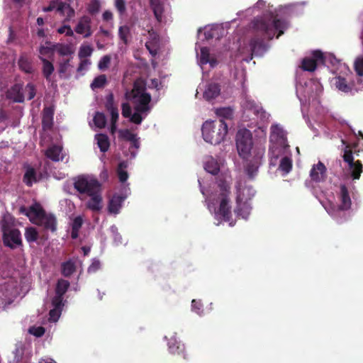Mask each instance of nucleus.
I'll use <instances>...</instances> for the list:
<instances>
[{
  "mask_svg": "<svg viewBox=\"0 0 363 363\" xmlns=\"http://www.w3.org/2000/svg\"><path fill=\"white\" fill-rule=\"evenodd\" d=\"M252 28L257 35L262 38L254 36L250 41L251 59L254 55H262L267 50L264 39L271 40L274 37L279 38L285 29L288 28V22L286 20L277 18V15L273 13L265 14L262 16L255 17L252 21Z\"/></svg>",
  "mask_w": 363,
  "mask_h": 363,
  "instance_id": "f257e3e1",
  "label": "nucleus"
},
{
  "mask_svg": "<svg viewBox=\"0 0 363 363\" xmlns=\"http://www.w3.org/2000/svg\"><path fill=\"white\" fill-rule=\"evenodd\" d=\"M201 132L205 141L218 145L224 140L228 133V125L224 119L207 121L202 125Z\"/></svg>",
  "mask_w": 363,
  "mask_h": 363,
  "instance_id": "f03ea898",
  "label": "nucleus"
},
{
  "mask_svg": "<svg viewBox=\"0 0 363 363\" xmlns=\"http://www.w3.org/2000/svg\"><path fill=\"white\" fill-rule=\"evenodd\" d=\"M132 99L135 100V111L146 113L150 111V102L151 96L146 92V82L140 79H137L133 84V89L130 91Z\"/></svg>",
  "mask_w": 363,
  "mask_h": 363,
  "instance_id": "7ed1b4c3",
  "label": "nucleus"
},
{
  "mask_svg": "<svg viewBox=\"0 0 363 363\" xmlns=\"http://www.w3.org/2000/svg\"><path fill=\"white\" fill-rule=\"evenodd\" d=\"M74 188L81 194L90 196L102 191L101 184L98 179L86 175L77 176L74 179Z\"/></svg>",
  "mask_w": 363,
  "mask_h": 363,
  "instance_id": "20e7f679",
  "label": "nucleus"
},
{
  "mask_svg": "<svg viewBox=\"0 0 363 363\" xmlns=\"http://www.w3.org/2000/svg\"><path fill=\"white\" fill-rule=\"evenodd\" d=\"M242 108L244 116L251 118L257 122L264 123L269 120V115L266 113L260 104H257L254 100L245 99Z\"/></svg>",
  "mask_w": 363,
  "mask_h": 363,
  "instance_id": "39448f33",
  "label": "nucleus"
},
{
  "mask_svg": "<svg viewBox=\"0 0 363 363\" xmlns=\"http://www.w3.org/2000/svg\"><path fill=\"white\" fill-rule=\"evenodd\" d=\"M252 134L246 128L239 130L236 134V147L240 157L246 158L252 148Z\"/></svg>",
  "mask_w": 363,
  "mask_h": 363,
  "instance_id": "423d86ee",
  "label": "nucleus"
},
{
  "mask_svg": "<svg viewBox=\"0 0 363 363\" xmlns=\"http://www.w3.org/2000/svg\"><path fill=\"white\" fill-rule=\"evenodd\" d=\"M1 225L3 232V242L5 246L11 249H15L22 245L21 235L19 230L11 228L6 223L5 219L1 220Z\"/></svg>",
  "mask_w": 363,
  "mask_h": 363,
  "instance_id": "0eeeda50",
  "label": "nucleus"
},
{
  "mask_svg": "<svg viewBox=\"0 0 363 363\" xmlns=\"http://www.w3.org/2000/svg\"><path fill=\"white\" fill-rule=\"evenodd\" d=\"M343 160L349 166L350 175L353 180H358L361 177L363 171V166L360 160H354L353 152L350 145H347L344 149L342 156Z\"/></svg>",
  "mask_w": 363,
  "mask_h": 363,
  "instance_id": "6e6552de",
  "label": "nucleus"
},
{
  "mask_svg": "<svg viewBox=\"0 0 363 363\" xmlns=\"http://www.w3.org/2000/svg\"><path fill=\"white\" fill-rule=\"evenodd\" d=\"M332 82L337 89L345 94L354 95L358 91L352 79V75H346V77L341 75L335 76L333 79Z\"/></svg>",
  "mask_w": 363,
  "mask_h": 363,
  "instance_id": "1a4fd4ad",
  "label": "nucleus"
},
{
  "mask_svg": "<svg viewBox=\"0 0 363 363\" xmlns=\"http://www.w3.org/2000/svg\"><path fill=\"white\" fill-rule=\"evenodd\" d=\"M324 53L320 50H315L312 52V57H305L301 60V68L304 71L314 72L318 64L325 63Z\"/></svg>",
  "mask_w": 363,
  "mask_h": 363,
  "instance_id": "9d476101",
  "label": "nucleus"
},
{
  "mask_svg": "<svg viewBox=\"0 0 363 363\" xmlns=\"http://www.w3.org/2000/svg\"><path fill=\"white\" fill-rule=\"evenodd\" d=\"M309 176L313 182H324L327 177V169L325 164L319 161L316 164L312 166Z\"/></svg>",
  "mask_w": 363,
  "mask_h": 363,
  "instance_id": "9b49d317",
  "label": "nucleus"
},
{
  "mask_svg": "<svg viewBox=\"0 0 363 363\" xmlns=\"http://www.w3.org/2000/svg\"><path fill=\"white\" fill-rule=\"evenodd\" d=\"M230 199L225 195L223 198H220V203L218 209L215 210L216 217L219 216L225 221H229L232 216V207H230Z\"/></svg>",
  "mask_w": 363,
  "mask_h": 363,
  "instance_id": "f8f14e48",
  "label": "nucleus"
},
{
  "mask_svg": "<svg viewBox=\"0 0 363 363\" xmlns=\"http://www.w3.org/2000/svg\"><path fill=\"white\" fill-rule=\"evenodd\" d=\"M286 132L278 125H272L270 133V142L277 144L280 147L286 145Z\"/></svg>",
  "mask_w": 363,
  "mask_h": 363,
  "instance_id": "ddd939ff",
  "label": "nucleus"
},
{
  "mask_svg": "<svg viewBox=\"0 0 363 363\" xmlns=\"http://www.w3.org/2000/svg\"><path fill=\"white\" fill-rule=\"evenodd\" d=\"M35 223L41 226L45 230L56 232L57 230V220L56 217L52 214H46L43 216L38 220H35Z\"/></svg>",
  "mask_w": 363,
  "mask_h": 363,
  "instance_id": "4468645a",
  "label": "nucleus"
},
{
  "mask_svg": "<svg viewBox=\"0 0 363 363\" xmlns=\"http://www.w3.org/2000/svg\"><path fill=\"white\" fill-rule=\"evenodd\" d=\"M91 18L89 16H84L82 17L74 28L76 33H79V35H83L84 33V38L91 36Z\"/></svg>",
  "mask_w": 363,
  "mask_h": 363,
  "instance_id": "2eb2a0df",
  "label": "nucleus"
},
{
  "mask_svg": "<svg viewBox=\"0 0 363 363\" xmlns=\"http://www.w3.org/2000/svg\"><path fill=\"white\" fill-rule=\"evenodd\" d=\"M55 109L52 107H45L42 111V128L50 130L54 125Z\"/></svg>",
  "mask_w": 363,
  "mask_h": 363,
  "instance_id": "dca6fc26",
  "label": "nucleus"
},
{
  "mask_svg": "<svg viewBox=\"0 0 363 363\" xmlns=\"http://www.w3.org/2000/svg\"><path fill=\"white\" fill-rule=\"evenodd\" d=\"M235 213L237 216H240L245 219L250 213V207L245 202H242V198L239 193V187L237 186V196H236V207Z\"/></svg>",
  "mask_w": 363,
  "mask_h": 363,
  "instance_id": "f3484780",
  "label": "nucleus"
},
{
  "mask_svg": "<svg viewBox=\"0 0 363 363\" xmlns=\"http://www.w3.org/2000/svg\"><path fill=\"white\" fill-rule=\"evenodd\" d=\"M89 196L90 199L85 203L86 208L90 209L93 212H99L103 207L102 191L96 193L95 194L90 195Z\"/></svg>",
  "mask_w": 363,
  "mask_h": 363,
  "instance_id": "a211bd4d",
  "label": "nucleus"
},
{
  "mask_svg": "<svg viewBox=\"0 0 363 363\" xmlns=\"http://www.w3.org/2000/svg\"><path fill=\"white\" fill-rule=\"evenodd\" d=\"M7 98L13 102L21 103L24 100L23 94V85L21 84H14L7 91Z\"/></svg>",
  "mask_w": 363,
  "mask_h": 363,
  "instance_id": "6ab92c4d",
  "label": "nucleus"
},
{
  "mask_svg": "<svg viewBox=\"0 0 363 363\" xmlns=\"http://www.w3.org/2000/svg\"><path fill=\"white\" fill-rule=\"evenodd\" d=\"M149 3L157 21L161 23L164 13V5L162 0H149Z\"/></svg>",
  "mask_w": 363,
  "mask_h": 363,
  "instance_id": "aec40b11",
  "label": "nucleus"
},
{
  "mask_svg": "<svg viewBox=\"0 0 363 363\" xmlns=\"http://www.w3.org/2000/svg\"><path fill=\"white\" fill-rule=\"evenodd\" d=\"M340 196L341 199V205L340 208L342 211L347 210L351 208L352 201L345 184L340 185Z\"/></svg>",
  "mask_w": 363,
  "mask_h": 363,
  "instance_id": "412c9836",
  "label": "nucleus"
},
{
  "mask_svg": "<svg viewBox=\"0 0 363 363\" xmlns=\"http://www.w3.org/2000/svg\"><path fill=\"white\" fill-rule=\"evenodd\" d=\"M220 91L219 84H216V82H211L207 85L206 91L203 93V97L208 101L213 100L219 96Z\"/></svg>",
  "mask_w": 363,
  "mask_h": 363,
  "instance_id": "4be33fe9",
  "label": "nucleus"
},
{
  "mask_svg": "<svg viewBox=\"0 0 363 363\" xmlns=\"http://www.w3.org/2000/svg\"><path fill=\"white\" fill-rule=\"evenodd\" d=\"M200 51V62L201 65L209 64L211 67H215L218 65V62L217 59L211 56L210 51L208 48H201Z\"/></svg>",
  "mask_w": 363,
  "mask_h": 363,
  "instance_id": "5701e85b",
  "label": "nucleus"
},
{
  "mask_svg": "<svg viewBox=\"0 0 363 363\" xmlns=\"http://www.w3.org/2000/svg\"><path fill=\"white\" fill-rule=\"evenodd\" d=\"M26 171L23 176V182L28 186H32L33 184L38 182L37 172L35 169L31 166L26 167Z\"/></svg>",
  "mask_w": 363,
  "mask_h": 363,
  "instance_id": "b1692460",
  "label": "nucleus"
},
{
  "mask_svg": "<svg viewBox=\"0 0 363 363\" xmlns=\"http://www.w3.org/2000/svg\"><path fill=\"white\" fill-rule=\"evenodd\" d=\"M125 198L120 195H113L110 199L108 206V212L111 214L119 213L121 204Z\"/></svg>",
  "mask_w": 363,
  "mask_h": 363,
  "instance_id": "393cba45",
  "label": "nucleus"
},
{
  "mask_svg": "<svg viewBox=\"0 0 363 363\" xmlns=\"http://www.w3.org/2000/svg\"><path fill=\"white\" fill-rule=\"evenodd\" d=\"M76 260L74 259H69L66 262L62 263L61 272L62 274L65 277H69L76 272Z\"/></svg>",
  "mask_w": 363,
  "mask_h": 363,
  "instance_id": "a878e982",
  "label": "nucleus"
},
{
  "mask_svg": "<svg viewBox=\"0 0 363 363\" xmlns=\"http://www.w3.org/2000/svg\"><path fill=\"white\" fill-rule=\"evenodd\" d=\"M62 147L57 145H53L50 146L48 150L45 151V156L47 158L54 161V162H58L60 160H62L63 157H60V154L62 153Z\"/></svg>",
  "mask_w": 363,
  "mask_h": 363,
  "instance_id": "bb28decb",
  "label": "nucleus"
},
{
  "mask_svg": "<svg viewBox=\"0 0 363 363\" xmlns=\"http://www.w3.org/2000/svg\"><path fill=\"white\" fill-rule=\"evenodd\" d=\"M204 169L211 175H217L220 167L216 160L212 157H208L204 162Z\"/></svg>",
  "mask_w": 363,
  "mask_h": 363,
  "instance_id": "cd10ccee",
  "label": "nucleus"
},
{
  "mask_svg": "<svg viewBox=\"0 0 363 363\" xmlns=\"http://www.w3.org/2000/svg\"><path fill=\"white\" fill-rule=\"evenodd\" d=\"M40 60L42 62L43 67H42V74L43 76L45 77L46 80L50 81L51 74H53L55 70V67L53 64L50 62L46 58L40 57Z\"/></svg>",
  "mask_w": 363,
  "mask_h": 363,
  "instance_id": "c85d7f7f",
  "label": "nucleus"
},
{
  "mask_svg": "<svg viewBox=\"0 0 363 363\" xmlns=\"http://www.w3.org/2000/svg\"><path fill=\"white\" fill-rule=\"evenodd\" d=\"M95 140L102 152H107L109 150L110 141L107 135L104 133L96 134Z\"/></svg>",
  "mask_w": 363,
  "mask_h": 363,
  "instance_id": "c756f323",
  "label": "nucleus"
},
{
  "mask_svg": "<svg viewBox=\"0 0 363 363\" xmlns=\"http://www.w3.org/2000/svg\"><path fill=\"white\" fill-rule=\"evenodd\" d=\"M30 217H33L38 220L39 218L45 216L47 213L38 203H35L29 207Z\"/></svg>",
  "mask_w": 363,
  "mask_h": 363,
  "instance_id": "7c9ffc66",
  "label": "nucleus"
},
{
  "mask_svg": "<svg viewBox=\"0 0 363 363\" xmlns=\"http://www.w3.org/2000/svg\"><path fill=\"white\" fill-rule=\"evenodd\" d=\"M54 48L61 56H69L74 53L72 48L67 44L57 43L54 45Z\"/></svg>",
  "mask_w": 363,
  "mask_h": 363,
  "instance_id": "2f4dec72",
  "label": "nucleus"
},
{
  "mask_svg": "<svg viewBox=\"0 0 363 363\" xmlns=\"http://www.w3.org/2000/svg\"><path fill=\"white\" fill-rule=\"evenodd\" d=\"M169 350L170 353L177 355L182 354L184 359H186V356L184 354V345L176 341H174L173 342H169Z\"/></svg>",
  "mask_w": 363,
  "mask_h": 363,
  "instance_id": "473e14b6",
  "label": "nucleus"
},
{
  "mask_svg": "<svg viewBox=\"0 0 363 363\" xmlns=\"http://www.w3.org/2000/svg\"><path fill=\"white\" fill-rule=\"evenodd\" d=\"M128 167V164L125 161H122L118 166L117 173L120 182H124L128 180V173L125 170Z\"/></svg>",
  "mask_w": 363,
  "mask_h": 363,
  "instance_id": "72a5a7b5",
  "label": "nucleus"
},
{
  "mask_svg": "<svg viewBox=\"0 0 363 363\" xmlns=\"http://www.w3.org/2000/svg\"><path fill=\"white\" fill-rule=\"evenodd\" d=\"M69 286V281L59 279L57 282L55 292L57 295L64 296Z\"/></svg>",
  "mask_w": 363,
  "mask_h": 363,
  "instance_id": "f704fd0d",
  "label": "nucleus"
},
{
  "mask_svg": "<svg viewBox=\"0 0 363 363\" xmlns=\"http://www.w3.org/2000/svg\"><path fill=\"white\" fill-rule=\"evenodd\" d=\"M24 238L28 242H35L38 239V232L33 227L26 228L24 232Z\"/></svg>",
  "mask_w": 363,
  "mask_h": 363,
  "instance_id": "c9c22d12",
  "label": "nucleus"
},
{
  "mask_svg": "<svg viewBox=\"0 0 363 363\" xmlns=\"http://www.w3.org/2000/svg\"><path fill=\"white\" fill-rule=\"evenodd\" d=\"M107 83V77L106 75L101 74L96 77L92 83L91 84V88L92 90L96 89H101Z\"/></svg>",
  "mask_w": 363,
  "mask_h": 363,
  "instance_id": "e433bc0d",
  "label": "nucleus"
},
{
  "mask_svg": "<svg viewBox=\"0 0 363 363\" xmlns=\"http://www.w3.org/2000/svg\"><path fill=\"white\" fill-rule=\"evenodd\" d=\"M18 65L20 69L26 73L31 74L33 72L31 62L26 57H21L18 60Z\"/></svg>",
  "mask_w": 363,
  "mask_h": 363,
  "instance_id": "4c0bfd02",
  "label": "nucleus"
},
{
  "mask_svg": "<svg viewBox=\"0 0 363 363\" xmlns=\"http://www.w3.org/2000/svg\"><path fill=\"white\" fill-rule=\"evenodd\" d=\"M93 121L96 127L102 128L106 125L107 120L106 119V117L104 113L101 112H96L93 118Z\"/></svg>",
  "mask_w": 363,
  "mask_h": 363,
  "instance_id": "58836bf2",
  "label": "nucleus"
},
{
  "mask_svg": "<svg viewBox=\"0 0 363 363\" xmlns=\"http://www.w3.org/2000/svg\"><path fill=\"white\" fill-rule=\"evenodd\" d=\"M292 167V162L291 158L285 157L281 159L279 169L285 174L289 173Z\"/></svg>",
  "mask_w": 363,
  "mask_h": 363,
  "instance_id": "ea45409f",
  "label": "nucleus"
},
{
  "mask_svg": "<svg viewBox=\"0 0 363 363\" xmlns=\"http://www.w3.org/2000/svg\"><path fill=\"white\" fill-rule=\"evenodd\" d=\"M119 137L125 141H133L137 138L136 135L128 129L120 130Z\"/></svg>",
  "mask_w": 363,
  "mask_h": 363,
  "instance_id": "a19ab883",
  "label": "nucleus"
},
{
  "mask_svg": "<svg viewBox=\"0 0 363 363\" xmlns=\"http://www.w3.org/2000/svg\"><path fill=\"white\" fill-rule=\"evenodd\" d=\"M130 35V28L127 26H121L118 29V35L123 43H128V37Z\"/></svg>",
  "mask_w": 363,
  "mask_h": 363,
  "instance_id": "79ce46f5",
  "label": "nucleus"
},
{
  "mask_svg": "<svg viewBox=\"0 0 363 363\" xmlns=\"http://www.w3.org/2000/svg\"><path fill=\"white\" fill-rule=\"evenodd\" d=\"M93 48L91 45H82L80 47L79 51H78V57L80 59H84L86 57H90L92 54Z\"/></svg>",
  "mask_w": 363,
  "mask_h": 363,
  "instance_id": "37998d69",
  "label": "nucleus"
},
{
  "mask_svg": "<svg viewBox=\"0 0 363 363\" xmlns=\"http://www.w3.org/2000/svg\"><path fill=\"white\" fill-rule=\"evenodd\" d=\"M354 69L356 74L359 77L363 76V57H358L355 59L354 62Z\"/></svg>",
  "mask_w": 363,
  "mask_h": 363,
  "instance_id": "c03bdc74",
  "label": "nucleus"
},
{
  "mask_svg": "<svg viewBox=\"0 0 363 363\" xmlns=\"http://www.w3.org/2000/svg\"><path fill=\"white\" fill-rule=\"evenodd\" d=\"M217 115L224 118H232L233 110L230 108H220L217 110Z\"/></svg>",
  "mask_w": 363,
  "mask_h": 363,
  "instance_id": "a18cd8bd",
  "label": "nucleus"
},
{
  "mask_svg": "<svg viewBox=\"0 0 363 363\" xmlns=\"http://www.w3.org/2000/svg\"><path fill=\"white\" fill-rule=\"evenodd\" d=\"M218 186L220 191L219 194V198H223L225 195H227V198H229L230 194V186L225 182H220L218 184Z\"/></svg>",
  "mask_w": 363,
  "mask_h": 363,
  "instance_id": "49530a36",
  "label": "nucleus"
},
{
  "mask_svg": "<svg viewBox=\"0 0 363 363\" xmlns=\"http://www.w3.org/2000/svg\"><path fill=\"white\" fill-rule=\"evenodd\" d=\"M105 108H106L108 111L118 109V108L114 104L113 95L112 93H110L106 96V101H105Z\"/></svg>",
  "mask_w": 363,
  "mask_h": 363,
  "instance_id": "de8ad7c7",
  "label": "nucleus"
},
{
  "mask_svg": "<svg viewBox=\"0 0 363 363\" xmlns=\"http://www.w3.org/2000/svg\"><path fill=\"white\" fill-rule=\"evenodd\" d=\"M69 59H65L60 62L58 67V73L60 76H64L69 66Z\"/></svg>",
  "mask_w": 363,
  "mask_h": 363,
  "instance_id": "09e8293b",
  "label": "nucleus"
},
{
  "mask_svg": "<svg viewBox=\"0 0 363 363\" xmlns=\"http://www.w3.org/2000/svg\"><path fill=\"white\" fill-rule=\"evenodd\" d=\"M100 10V3L99 0H93L88 6V11L91 15L98 13Z\"/></svg>",
  "mask_w": 363,
  "mask_h": 363,
  "instance_id": "8fccbe9b",
  "label": "nucleus"
},
{
  "mask_svg": "<svg viewBox=\"0 0 363 363\" xmlns=\"http://www.w3.org/2000/svg\"><path fill=\"white\" fill-rule=\"evenodd\" d=\"M115 7L121 16L125 14L126 12L125 0H115Z\"/></svg>",
  "mask_w": 363,
  "mask_h": 363,
  "instance_id": "3c124183",
  "label": "nucleus"
},
{
  "mask_svg": "<svg viewBox=\"0 0 363 363\" xmlns=\"http://www.w3.org/2000/svg\"><path fill=\"white\" fill-rule=\"evenodd\" d=\"M24 91H26L28 94V100H32L35 98L36 94V89L34 84H28L26 88H24Z\"/></svg>",
  "mask_w": 363,
  "mask_h": 363,
  "instance_id": "603ef678",
  "label": "nucleus"
},
{
  "mask_svg": "<svg viewBox=\"0 0 363 363\" xmlns=\"http://www.w3.org/2000/svg\"><path fill=\"white\" fill-rule=\"evenodd\" d=\"M101 268V262L99 259L94 258L91 264L88 268V273H96Z\"/></svg>",
  "mask_w": 363,
  "mask_h": 363,
  "instance_id": "864d4df0",
  "label": "nucleus"
},
{
  "mask_svg": "<svg viewBox=\"0 0 363 363\" xmlns=\"http://www.w3.org/2000/svg\"><path fill=\"white\" fill-rule=\"evenodd\" d=\"M111 62V57L109 55H104L99 62V68L101 70L107 69Z\"/></svg>",
  "mask_w": 363,
  "mask_h": 363,
  "instance_id": "5fc2aeb1",
  "label": "nucleus"
},
{
  "mask_svg": "<svg viewBox=\"0 0 363 363\" xmlns=\"http://www.w3.org/2000/svg\"><path fill=\"white\" fill-rule=\"evenodd\" d=\"M258 168L259 166L257 164L252 162L248 163L246 167V172L247 175L252 178L255 175Z\"/></svg>",
  "mask_w": 363,
  "mask_h": 363,
  "instance_id": "6e6d98bb",
  "label": "nucleus"
},
{
  "mask_svg": "<svg viewBox=\"0 0 363 363\" xmlns=\"http://www.w3.org/2000/svg\"><path fill=\"white\" fill-rule=\"evenodd\" d=\"M63 296L60 295H55V296L52 298V305L55 308H57L62 310L64 304H63Z\"/></svg>",
  "mask_w": 363,
  "mask_h": 363,
  "instance_id": "4d7b16f0",
  "label": "nucleus"
},
{
  "mask_svg": "<svg viewBox=\"0 0 363 363\" xmlns=\"http://www.w3.org/2000/svg\"><path fill=\"white\" fill-rule=\"evenodd\" d=\"M29 332L33 335H35L37 337H40L45 334V329L44 327H42V326H39V327H36V328L34 327V328H30Z\"/></svg>",
  "mask_w": 363,
  "mask_h": 363,
  "instance_id": "13d9d810",
  "label": "nucleus"
},
{
  "mask_svg": "<svg viewBox=\"0 0 363 363\" xmlns=\"http://www.w3.org/2000/svg\"><path fill=\"white\" fill-rule=\"evenodd\" d=\"M57 33H65L66 36L72 37L74 35V32L69 26H63L57 28Z\"/></svg>",
  "mask_w": 363,
  "mask_h": 363,
  "instance_id": "bf43d9fd",
  "label": "nucleus"
},
{
  "mask_svg": "<svg viewBox=\"0 0 363 363\" xmlns=\"http://www.w3.org/2000/svg\"><path fill=\"white\" fill-rule=\"evenodd\" d=\"M69 6V3L63 2L60 0H57V4L56 6V11L62 16L65 15V12L66 9H67Z\"/></svg>",
  "mask_w": 363,
  "mask_h": 363,
  "instance_id": "052dcab7",
  "label": "nucleus"
},
{
  "mask_svg": "<svg viewBox=\"0 0 363 363\" xmlns=\"http://www.w3.org/2000/svg\"><path fill=\"white\" fill-rule=\"evenodd\" d=\"M140 113H143L136 111L135 113L131 114L130 117H129L130 122L136 125H140L143 121V118L140 116Z\"/></svg>",
  "mask_w": 363,
  "mask_h": 363,
  "instance_id": "680f3d73",
  "label": "nucleus"
},
{
  "mask_svg": "<svg viewBox=\"0 0 363 363\" xmlns=\"http://www.w3.org/2000/svg\"><path fill=\"white\" fill-rule=\"evenodd\" d=\"M55 50V49L54 46L51 48L48 46L41 45L39 48V52L40 55L42 56H48L49 55L53 54Z\"/></svg>",
  "mask_w": 363,
  "mask_h": 363,
  "instance_id": "e2e57ef3",
  "label": "nucleus"
},
{
  "mask_svg": "<svg viewBox=\"0 0 363 363\" xmlns=\"http://www.w3.org/2000/svg\"><path fill=\"white\" fill-rule=\"evenodd\" d=\"M61 312H62V310L55 308L53 309L50 310V311H49L50 320L56 322L58 320Z\"/></svg>",
  "mask_w": 363,
  "mask_h": 363,
  "instance_id": "0e129e2a",
  "label": "nucleus"
},
{
  "mask_svg": "<svg viewBox=\"0 0 363 363\" xmlns=\"http://www.w3.org/2000/svg\"><path fill=\"white\" fill-rule=\"evenodd\" d=\"M121 115L125 118H130L131 115V108L128 103H123L121 106Z\"/></svg>",
  "mask_w": 363,
  "mask_h": 363,
  "instance_id": "69168bd1",
  "label": "nucleus"
},
{
  "mask_svg": "<svg viewBox=\"0 0 363 363\" xmlns=\"http://www.w3.org/2000/svg\"><path fill=\"white\" fill-rule=\"evenodd\" d=\"M74 15H75V11L69 5V7L66 9L65 15H63L64 16H65L64 22L69 21V20H71L72 18L74 17Z\"/></svg>",
  "mask_w": 363,
  "mask_h": 363,
  "instance_id": "338daca9",
  "label": "nucleus"
},
{
  "mask_svg": "<svg viewBox=\"0 0 363 363\" xmlns=\"http://www.w3.org/2000/svg\"><path fill=\"white\" fill-rule=\"evenodd\" d=\"M83 225V219L81 216H77L74 218L72 224V228L80 230Z\"/></svg>",
  "mask_w": 363,
  "mask_h": 363,
  "instance_id": "774afa93",
  "label": "nucleus"
}]
</instances>
